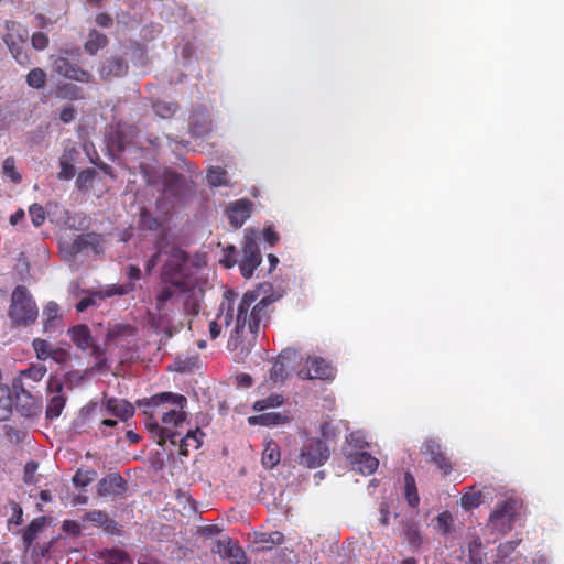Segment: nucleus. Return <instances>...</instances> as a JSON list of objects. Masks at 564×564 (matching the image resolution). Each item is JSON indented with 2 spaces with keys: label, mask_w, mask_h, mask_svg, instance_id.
I'll use <instances>...</instances> for the list:
<instances>
[{
  "label": "nucleus",
  "mask_w": 564,
  "mask_h": 564,
  "mask_svg": "<svg viewBox=\"0 0 564 564\" xmlns=\"http://www.w3.org/2000/svg\"><path fill=\"white\" fill-rule=\"evenodd\" d=\"M143 406L144 426L159 445L170 441L175 445L181 436L180 431L187 417L184 411L187 399L173 392H161L150 398L138 400Z\"/></svg>",
  "instance_id": "nucleus-1"
},
{
  "label": "nucleus",
  "mask_w": 564,
  "mask_h": 564,
  "mask_svg": "<svg viewBox=\"0 0 564 564\" xmlns=\"http://www.w3.org/2000/svg\"><path fill=\"white\" fill-rule=\"evenodd\" d=\"M275 301L273 295L259 299L256 291H248L242 295L236 308L235 327L228 340L229 349H240L242 354L249 351L250 343L245 345L241 338L245 327H248L251 335L257 336L260 327H265L269 323L271 306Z\"/></svg>",
  "instance_id": "nucleus-2"
},
{
  "label": "nucleus",
  "mask_w": 564,
  "mask_h": 564,
  "mask_svg": "<svg viewBox=\"0 0 564 564\" xmlns=\"http://www.w3.org/2000/svg\"><path fill=\"white\" fill-rule=\"evenodd\" d=\"M39 308L31 293L24 285H18L12 292L9 317L19 326H26L36 321Z\"/></svg>",
  "instance_id": "nucleus-3"
},
{
  "label": "nucleus",
  "mask_w": 564,
  "mask_h": 564,
  "mask_svg": "<svg viewBox=\"0 0 564 564\" xmlns=\"http://www.w3.org/2000/svg\"><path fill=\"white\" fill-rule=\"evenodd\" d=\"M6 34L3 41L7 44L12 57L21 66H28L32 63L28 52L29 31L21 23L15 21L6 22Z\"/></svg>",
  "instance_id": "nucleus-4"
},
{
  "label": "nucleus",
  "mask_w": 564,
  "mask_h": 564,
  "mask_svg": "<svg viewBox=\"0 0 564 564\" xmlns=\"http://www.w3.org/2000/svg\"><path fill=\"white\" fill-rule=\"evenodd\" d=\"M165 253L167 258L162 267L161 280L164 283L181 288L184 285L185 269L189 256L176 246H172Z\"/></svg>",
  "instance_id": "nucleus-5"
},
{
  "label": "nucleus",
  "mask_w": 564,
  "mask_h": 564,
  "mask_svg": "<svg viewBox=\"0 0 564 564\" xmlns=\"http://www.w3.org/2000/svg\"><path fill=\"white\" fill-rule=\"evenodd\" d=\"M330 452L325 441L310 437L304 443L297 456V464L314 469L323 466L329 458Z\"/></svg>",
  "instance_id": "nucleus-6"
},
{
  "label": "nucleus",
  "mask_w": 564,
  "mask_h": 564,
  "mask_svg": "<svg viewBox=\"0 0 564 564\" xmlns=\"http://www.w3.org/2000/svg\"><path fill=\"white\" fill-rule=\"evenodd\" d=\"M64 384L57 377H50L47 381V404L45 415L47 420L57 419L66 404V397L63 394Z\"/></svg>",
  "instance_id": "nucleus-7"
},
{
  "label": "nucleus",
  "mask_w": 564,
  "mask_h": 564,
  "mask_svg": "<svg viewBox=\"0 0 564 564\" xmlns=\"http://www.w3.org/2000/svg\"><path fill=\"white\" fill-rule=\"evenodd\" d=\"M101 242L102 238L101 235L96 232H87V234H80L76 236V238L63 246V251L68 257H75L78 253L86 251V250H93L95 253H99L101 251Z\"/></svg>",
  "instance_id": "nucleus-8"
},
{
  "label": "nucleus",
  "mask_w": 564,
  "mask_h": 564,
  "mask_svg": "<svg viewBox=\"0 0 564 564\" xmlns=\"http://www.w3.org/2000/svg\"><path fill=\"white\" fill-rule=\"evenodd\" d=\"M52 66L56 74L74 82L90 83L93 79V75L88 70L70 63L66 56L53 58Z\"/></svg>",
  "instance_id": "nucleus-9"
},
{
  "label": "nucleus",
  "mask_w": 564,
  "mask_h": 564,
  "mask_svg": "<svg viewBox=\"0 0 564 564\" xmlns=\"http://www.w3.org/2000/svg\"><path fill=\"white\" fill-rule=\"evenodd\" d=\"M261 261L262 256L258 243L254 239H247L242 247V258L239 262L241 275L246 279L251 278Z\"/></svg>",
  "instance_id": "nucleus-10"
},
{
  "label": "nucleus",
  "mask_w": 564,
  "mask_h": 564,
  "mask_svg": "<svg viewBox=\"0 0 564 564\" xmlns=\"http://www.w3.org/2000/svg\"><path fill=\"white\" fill-rule=\"evenodd\" d=\"M301 379L329 380L334 378L335 370L329 362L322 357L307 358L306 368L299 370Z\"/></svg>",
  "instance_id": "nucleus-11"
},
{
  "label": "nucleus",
  "mask_w": 564,
  "mask_h": 564,
  "mask_svg": "<svg viewBox=\"0 0 564 564\" xmlns=\"http://www.w3.org/2000/svg\"><path fill=\"white\" fill-rule=\"evenodd\" d=\"M422 453L429 463H433L442 471L443 476H447L453 470L451 459L443 452L442 446L434 440L426 441L422 446Z\"/></svg>",
  "instance_id": "nucleus-12"
},
{
  "label": "nucleus",
  "mask_w": 564,
  "mask_h": 564,
  "mask_svg": "<svg viewBox=\"0 0 564 564\" xmlns=\"http://www.w3.org/2000/svg\"><path fill=\"white\" fill-rule=\"evenodd\" d=\"M138 134L139 130L135 126L119 122L110 138V144L120 152L129 151L134 147Z\"/></svg>",
  "instance_id": "nucleus-13"
},
{
  "label": "nucleus",
  "mask_w": 564,
  "mask_h": 564,
  "mask_svg": "<svg viewBox=\"0 0 564 564\" xmlns=\"http://www.w3.org/2000/svg\"><path fill=\"white\" fill-rule=\"evenodd\" d=\"M128 485L119 473H110L101 478L97 485V492L100 497H122Z\"/></svg>",
  "instance_id": "nucleus-14"
},
{
  "label": "nucleus",
  "mask_w": 564,
  "mask_h": 564,
  "mask_svg": "<svg viewBox=\"0 0 564 564\" xmlns=\"http://www.w3.org/2000/svg\"><path fill=\"white\" fill-rule=\"evenodd\" d=\"M253 203L248 198H241L229 203L226 207V215L234 228H240L251 216Z\"/></svg>",
  "instance_id": "nucleus-15"
},
{
  "label": "nucleus",
  "mask_w": 564,
  "mask_h": 564,
  "mask_svg": "<svg viewBox=\"0 0 564 564\" xmlns=\"http://www.w3.org/2000/svg\"><path fill=\"white\" fill-rule=\"evenodd\" d=\"M235 314V306H234V299L229 297L228 295L225 296V301L220 304V312L217 315L215 321H212L209 323V335L212 339H216L219 337L221 333V324L220 322L228 327L232 319Z\"/></svg>",
  "instance_id": "nucleus-16"
},
{
  "label": "nucleus",
  "mask_w": 564,
  "mask_h": 564,
  "mask_svg": "<svg viewBox=\"0 0 564 564\" xmlns=\"http://www.w3.org/2000/svg\"><path fill=\"white\" fill-rule=\"evenodd\" d=\"M129 70V64L122 56H110L106 58L100 67L99 75L101 79L109 80L112 78L123 77Z\"/></svg>",
  "instance_id": "nucleus-17"
},
{
  "label": "nucleus",
  "mask_w": 564,
  "mask_h": 564,
  "mask_svg": "<svg viewBox=\"0 0 564 564\" xmlns=\"http://www.w3.org/2000/svg\"><path fill=\"white\" fill-rule=\"evenodd\" d=\"M514 514V503L510 500H506L499 503L494 512L490 514V523L497 530L510 529Z\"/></svg>",
  "instance_id": "nucleus-18"
},
{
  "label": "nucleus",
  "mask_w": 564,
  "mask_h": 564,
  "mask_svg": "<svg viewBox=\"0 0 564 564\" xmlns=\"http://www.w3.org/2000/svg\"><path fill=\"white\" fill-rule=\"evenodd\" d=\"M164 192L173 197H182L189 192L191 186L186 177L176 172H165L163 176Z\"/></svg>",
  "instance_id": "nucleus-19"
},
{
  "label": "nucleus",
  "mask_w": 564,
  "mask_h": 564,
  "mask_svg": "<svg viewBox=\"0 0 564 564\" xmlns=\"http://www.w3.org/2000/svg\"><path fill=\"white\" fill-rule=\"evenodd\" d=\"M46 373V367L44 365H31L29 368L21 370L18 378L14 379L12 387L17 394L23 393L30 397L25 387L24 380H31L32 382H39L43 379Z\"/></svg>",
  "instance_id": "nucleus-20"
},
{
  "label": "nucleus",
  "mask_w": 564,
  "mask_h": 564,
  "mask_svg": "<svg viewBox=\"0 0 564 564\" xmlns=\"http://www.w3.org/2000/svg\"><path fill=\"white\" fill-rule=\"evenodd\" d=\"M79 151L75 147L65 148L59 159V180L69 181L75 176L76 170L74 163L77 161Z\"/></svg>",
  "instance_id": "nucleus-21"
},
{
  "label": "nucleus",
  "mask_w": 564,
  "mask_h": 564,
  "mask_svg": "<svg viewBox=\"0 0 564 564\" xmlns=\"http://www.w3.org/2000/svg\"><path fill=\"white\" fill-rule=\"evenodd\" d=\"M107 412L122 421H127L134 414V406L127 400L117 398H107L104 403Z\"/></svg>",
  "instance_id": "nucleus-22"
},
{
  "label": "nucleus",
  "mask_w": 564,
  "mask_h": 564,
  "mask_svg": "<svg viewBox=\"0 0 564 564\" xmlns=\"http://www.w3.org/2000/svg\"><path fill=\"white\" fill-rule=\"evenodd\" d=\"M350 465L362 475H371L377 470L379 460L366 452H358L350 456Z\"/></svg>",
  "instance_id": "nucleus-23"
},
{
  "label": "nucleus",
  "mask_w": 564,
  "mask_h": 564,
  "mask_svg": "<svg viewBox=\"0 0 564 564\" xmlns=\"http://www.w3.org/2000/svg\"><path fill=\"white\" fill-rule=\"evenodd\" d=\"M291 354H280L270 370V380L274 383H282L288 378L292 368Z\"/></svg>",
  "instance_id": "nucleus-24"
},
{
  "label": "nucleus",
  "mask_w": 564,
  "mask_h": 564,
  "mask_svg": "<svg viewBox=\"0 0 564 564\" xmlns=\"http://www.w3.org/2000/svg\"><path fill=\"white\" fill-rule=\"evenodd\" d=\"M62 316L57 303L51 301L43 310V329L45 333H54L61 330Z\"/></svg>",
  "instance_id": "nucleus-25"
},
{
  "label": "nucleus",
  "mask_w": 564,
  "mask_h": 564,
  "mask_svg": "<svg viewBox=\"0 0 564 564\" xmlns=\"http://www.w3.org/2000/svg\"><path fill=\"white\" fill-rule=\"evenodd\" d=\"M205 434L199 427L188 430L186 434L180 438V454L187 456L191 449H198L203 444Z\"/></svg>",
  "instance_id": "nucleus-26"
},
{
  "label": "nucleus",
  "mask_w": 564,
  "mask_h": 564,
  "mask_svg": "<svg viewBox=\"0 0 564 564\" xmlns=\"http://www.w3.org/2000/svg\"><path fill=\"white\" fill-rule=\"evenodd\" d=\"M403 536L412 551H419L423 543V536L420 531L419 523L414 520H405L402 522Z\"/></svg>",
  "instance_id": "nucleus-27"
},
{
  "label": "nucleus",
  "mask_w": 564,
  "mask_h": 564,
  "mask_svg": "<svg viewBox=\"0 0 564 564\" xmlns=\"http://www.w3.org/2000/svg\"><path fill=\"white\" fill-rule=\"evenodd\" d=\"M72 341L82 350L88 349L93 345V337L87 325L80 324L68 329Z\"/></svg>",
  "instance_id": "nucleus-28"
},
{
  "label": "nucleus",
  "mask_w": 564,
  "mask_h": 564,
  "mask_svg": "<svg viewBox=\"0 0 564 564\" xmlns=\"http://www.w3.org/2000/svg\"><path fill=\"white\" fill-rule=\"evenodd\" d=\"M109 44L107 35L100 33L97 30H90L88 33V40L84 44V50L90 56L96 55L100 50L105 48Z\"/></svg>",
  "instance_id": "nucleus-29"
},
{
  "label": "nucleus",
  "mask_w": 564,
  "mask_h": 564,
  "mask_svg": "<svg viewBox=\"0 0 564 564\" xmlns=\"http://www.w3.org/2000/svg\"><path fill=\"white\" fill-rule=\"evenodd\" d=\"M189 130L193 137L204 138L212 131V122L205 113L193 116Z\"/></svg>",
  "instance_id": "nucleus-30"
},
{
  "label": "nucleus",
  "mask_w": 564,
  "mask_h": 564,
  "mask_svg": "<svg viewBox=\"0 0 564 564\" xmlns=\"http://www.w3.org/2000/svg\"><path fill=\"white\" fill-rule=\"evenodd\" d=\"M280 459H281V454H280L279 445L273 441L268 442L262 452L261 462H262L263 467H265L268 469H272L279 465Z\"/></svg>",
  "instance_id": "nucleus-31"
},
{
  "label": "nucleus",
  "mask_w": 564,
  "mask_h": 564,
  "mask_svg": "<svg viewBox=\"0 0 564 564\" xmlns=\"http://www.w3.org/2000/svg\"><path fill=\"white\" fill-rule=\"evenodd\" d=\"M404 496L410 507L416 508L420 503V496L416 488L415 479L411 473L404 475Z\"/></svg>",
  "instance_id": "nucleus-32"
},
{
  "label": "nucleus",
  "mask_w": 564,
  "mask_h": 564,
  "mask_svg": "<svg viewBox=\"0 0 564 564\" xmlns=\"http://www.w3.org/2000/svg\"><path fill=\"white\" fill-rule=\"evenodd\" d=\"M85 520L97 523L102 527L107 532H113L117 523L115 520L110 519L105 511L101 510H93L85 514Z\"/></svg>",
  "instance_id": "nucleus-33"
},
{
  "label": "nucleus",
  "mask_w": 564,
  "mask_h": 564,
  "mask_svg": "<svg viewBox=\"0 0 564 564\" xmlns=\"http://www.w3.org/2000/svg\"><path fill=\"white\" fill-rule=\"evenodd\" d=\"M174 286L165 285L163 286L160 292L155 296V308L159 313H163L167 310L169 303L174 304L175 302V291L173 289Z\"/></svg>",
  "instance_id": "nucleus-34"
},
{
  "label": "nucleus",
  "mask_w": 564,
  "mask_h": 564,
  "mask_svg": "<svg viewBox=\"0 0 564 564\" xmlns=\"http://www.w3.org/2000/svg\"><path fill=\"white\" fill-rule=\"evenodd\" d=\"M44 523H45V518L39 517V518L33 519L31 521V523L26 527V529L23 532V536H22L23 544H24L25 549H29L33 544L34 540L37 538L39 532L43 528Z\"/></svg>",
  "instance_id": "nucleus-35"
},
{
  "label": "nucleus",
  "mask_w": 564,
  "mask_h": 564,
  "mask_svg": "<svg viewBox=\"0 0 564 564\" xmlns=\"http://www.w3.org/2000/svg\"><path fill=\"white\" fill-rule=\"evenodd\" d=\"M56 97L59 99L78 100L83 99V89L75 84L66 83L57 86Z\"/></svg>",
  "instance_id": "nucleus-36"
},
{
  "label": "nucleus",
  "mask_w": 564,
  "mask_h": 564,
  "mask_svg": "<svg viewBox=\"0 0 564 564\" xmlns=\"http://www.w3.org/2000/svg\"><path fill=\"white\" fill-rule=\"evenodd\" d=\"M134 290V284L132 282L123 283V284H110L106 289L100 292H97L96 295L100 300L106 297H111L113 295H126L131 293Z\"/></svg>",
  "instance_id": "nucleus-37"
},
{
  "label": "nucleus",
  "mask_w": 564,
  "mask_h": 564,
  "mask_svg": "<svg viewBox=\"0 0 564 564\" xmlns=\"http://www.w3.org/2000/svg\"><path fill=\"white\" fill-rule=\"evenodd\" d=\"M481 502L482 495L474 487H469L460 497V506L467 511L479 507Z\"/></svg>",
  "instance_id": "nucleus-38"
},
{
  "label": "nucleus",
  "mask_w": 564,
  "mask_h": 564,
  "mask_svg": "<svg viewBox=\"0 0 564 564\" xmlns=\"http://www.w3.org/2000/svg\"><path fill=\"white\" fill-rule=\"evenodd\" d=\"M177 104L172 101L158 100L153 104L155 115L163 119L172 118L177 111Z\"/></svg>",
  "instance_id": "nucleus-39"
},
{
  "label": "nucleus",
  "mask_w": 564,
  "mask_h": 564,
  "mask_svg": "<svg viewBox=\"0 0 564 564\" xmlns=\"http://www.w3.org/2000/svg\"><path fill=\"white\" fill-rule=\"evenodd\" d=\"M207 182L210 186L218 187L227 184V171L220 166H212L207 171Z\"/></svg>",
  "instance_id": "nucleus-40"
},
{
  "label": "nucleus",
  "mask_w": 564,
  "mask_h": 564,
  "mask_svg": "<svg viewBox=\"0 0 564 564\" xmlns=\"http://www.w3.org/2000/svg\"><path fill=\"white\" fill-rule=\"evenodd\" d=\"M97 477V471L95 469H83L79 468L74 477H73V484L76 487L84 488L91 484Z\"/></svg>",
  "instance_id": "nucleus-41"
},
{
  "label": "nucleus",
  "mask_w": 564,
  "mask_h": 564,
  "mask_svg": "<svg viewBox=\"0 0 564 564\" xmlns=\"http://www.w3.org/2000/svg\"><path fill=\"white\" fill-rule=\"evenodd\" d=\"M46 73L42 68L35 67L28 73L25 80L30 87L41 89L46 84Z\"/></svg>",
  "instance_id": "nucleus-42"
},
{
  "label": "nucleus",
  "mask_w": 564,
  "mask_h": 564,
  "mask_svg": "<svg viewBox=\"0 0 564 564\" xmlns=\"http://www.w3.org/2000/svg\"><path fill=\"white\" fill-rule=\"evenodd\" d=\"M435 529L443 535H448L452 532L454 522L453 516L449 511H443L435 518Z\"/></svg>",
  "instance_id": "nucleus-43"
},
{
  "label": "nucleus",
  "mask_w": 564,
  "mask_h": 564,
  "mask_svg": "<svg viewBox=\"0 0 564 564\" xmlns=\"http://www.w3.org/2000/svg\"><path fill=\"white\" fill-rule=\"evenodd\" d=\"M2 173L14 184H20L22 181V176L15 167V160L13 156H8L4 159L2 163Z\"/></svg>",
  "instance_id": "nucleus-44"
},
{
  "label": "nucleus",
  "mask_w": 564,
  "mask_h": 564,
  "mask_svg": "<svg viewBox=\"0 0 564 564\" xmlns=\"http://www.w3.org/2000/svg\"><path fill=\"white\" fill-rule=\"evenodd\" d=\"M96 174H97L96 170L91 169V167H88V169L79 172V174L77 175V178H76L77 188L80 191H86L89 187H91L93 182L96 177Z\"/></svg>",
  "instance_id": "nucleus-45"
},
{
  "label": "nucleus",
  "mask_w": 564,
  "mask_h": 564,
  "mask_svg": "<svg viewBox=\"0 0 564 564\" xmlns=\"http://www.w3.org/2000/svg\"><path fill=\"white\" fill-rule=\"evenodd\" d=\"M283 404V397L280 394H271L268 398L258 400L253 403L256 411H264L270 408H278Z\"/></svg>",
  "instance_id": "nucleus-46"
},
{
  "label": "nucleus",
  "mask_w": 564,
  "mask_h": 564,
  "mask_svg": "<svg viewBox=\"0 0 564 564\" xmlns=\"http://www.w3.org/2000/svg\"><path fill=\"white\" fill-rule=\"evenodd\" d=\"M32 346L36 352V357L41 360L48 359L52 351L54 350L45 339L41 338H35L32 343Z\"/></svg>",
  "instance_id": "nucleus-47"
},
{
  "label": "nucleus",
  "mask_w": 564,
  "mask_h": 564,
  "mask_svg": "<svg viewBox=\"0 0 564 564\" xmlns=\"http://www.w3.org/2000/svg\"><path fill=\"white\" fill-rule=\"evenodd\" d=\"M238 545L232 542L230 538L221 539L216 542V547L214 550L223 558H227L230 554H232L234 549Z\"/></svg>",
  "instance_id": "nucleus-48"
},
{
  "label": "nucleus",
  "mask_w": 564,
  "mask_h": 564,
  "mask_svg": "<svg viewBox=\"0 0 564 564\" xmlns=\"http://www.w3.org/2000/svg\"><path fill=\"white\" fill-rule=\"evenodd\" d=\"M133 328L130 325H116L107 333V343L117 341L121 335H132Z\"/></svg>",
  "instance_id": "nucleus-49"
},
{
  "label": "nucleus",
  "mask_w": 564,
  "mask_h": 564,
  "mask_svg": "<svg viewBox=\"0 0 564 564\" xmlns=\"http://www.w3.org/2000/svg\"><path fill=\"white\" fill-rule=\"evenodd\" d=\"M107 562L109 564H132L129 555L120 550H111L108 552Z\"/></svg>",
  "instance_id": "nucleus-50"
},
{
  "label": "nucleus",
  "mask_w": 564,
  "mask_h": 564,
  "mask_svg": "<svg viewBox=\"0 0 564 564\" xmlns=\"http://www.w3.org/2000/svg\"><path fill=\"white\" fill-rule=\"evenodd\" d=\"M50 39L43 32H35L31 36L32 47L36 51H43L48 46Z\"/></svg>",
  "instance_id": "nucleus-51"
},
{
  "label": "nucleus",
  "mask_w": 564,
  "mask_h": 564,
  "mask_svg": "<svg viewBox=\"0 0 564 564\" xmlns=\"http://www.w3.org/2000/svg\"><path fill=\"white\" fill-rule=\"evenodd\" d=\"M34 226H41L45 220V210L41 205L33 204L29 209Z\"/></svg>",
  "instance_id": "nucleus-52"
},
{
  "label": "nucleus",
  "mask_w": 564,
  "mask_h": 564,
  "mask_svg": "<svg viewBox=\"0 0 564 564\" xmlns=\"http://www.w3.org/2000/svg\"><path fill=\"white\" fill-rule=\"evenodd\" d=\"M260 541L271 545H281L284 542V535L279 531H274L263 534V538Z\"/></svg>",
  "instance_id": "nucleus-53"
},
{
  "label": "nucleus",
  "mask_w": 564,
  "mask_h": 564,
  "mask_svg": "<svg viewBox=\"0 0 564 564\" xmlns=\"http://www.w3.org/2000/svg\"><path fill=\"white\" fill-rule=\"evenodd\" d=\"M227 560L229 564H248L246 553L239 545L234 549L232 554H230Z\"/></svg>",
  "instance_id": "nucleus-54"
},
{
  "label": "nucleus",
  "mask_w": 564,
  "mask_h": 564,
  "mask_svg": "<svg viewBox=\"0 0 564 564\" xmlns=\"http://www.w3.org/2000/svg\"><path fill=\"white\" fill-rule=\"evenodd\" d=\"M481 546V540L479 536H473L468 542L469 561H478L477 553Z\"/></svg>",
  "instance_id": "nucleus-55"
},
{
  "label": "nucleus",
  "mask_w": 564,
  "mask_h": 564,
  "mask_svg": "<svg viewBox=\"0 0 564 564\" xmlns=\"http://www.w3.org/2000/svg\"><path fill=\"white\" fill-rule=\"evenodd\" d=\"M379 522L381 525L387 527L390 524V508L386 501L380 502L379 505Z\"/></svg>",
  "instance_id": "nucleus-56"
},
{
  "label": "nucleus",
  "mask_w": 564,
  "mask_h": 564,
  "mask_svg": "<svg viewBox=\"0 0 564 564\" xmlns=\"http://www.w3.org/2000/svg\"><path fill=\"white\" fill-rule=\"evenodd\" d=\"M256 419L259 420L264 425H276L281 421V415L278 413H268L262 414Z\"/></svg>",
  "instance_id": "nucleus-57"
},
{
  "label": "nucleus",
  "mask_w": 564,
  "mask_h": 564,
  "mask_svg": "<svg viewBox=\"0 0 564 564\" xmlns=\"http://www.w3.org/2000/svg\"><path fill=\"white\" fill-rule=\"evenodd\" d=\"M12 511H13V514L9 519V524H11V523L17 524V525L21 524L23 521L22 508L17 502H12Z\"/></svg>",
  "instance_id": "nucleus-58"
},
{
  "label": "nucleus",
  "mask_w": 564,
  "mask_h": 564,
  "mask_svg": "<svg viewBox=\"0 0 564 564\" xmlns=\"http://www.w3.org/2000/svg\"><path fill=\"white\" fill-rule=\"evenodd\" d=\"M235 381L239 388H250L253 384L252 377L245 372L237 375Z\"/></svg>",
  "instance_id": "nucleus-59"
},
{
  "label": "nucleus",
  "mask_w": 564,
  "mask_h": 564,
  "mask_svg": "<svg viewBox=\"0 0 564 564\" xmlns=\"http://www.w3.org/2000/svg\"><path fill=\"white\" fill-rule=\"evenodd\" d=\"M263 239L270 245L274 246L280 237L279 234L272 227H265L263 229Z\"/></svg>",
  "instance_id": "nucleus-60"
},
{
  "label": "nucleus",
  "mask_w": 564,
  "mask_h": 564,
  "mask_svg": "<svg viewBox=\"0 0 564 564\" xmlns=\"http://www.w3.org/2000/svg\"><path fill=\"white\" fill-rule=\"evenodd\" d=\"M95 22L100 28H109L112 25L113 20L110 14L101 12L96 15Z\"/></svg>",
  "instance_id": "nucleus-61"
},
{
  "label": "nucleus",
  "mask_w": 564,
  "mask_h": 564,
  "mask_svg": "<svg viewBox=\"0 0 564 564\" xmlns=\"http://www.w3.org/2000/svg\"><path fill=\"white\" fill-rule=\"evenodd\" d=\"M75 113H76V111H75L74 107H72V106L64 107L61 110L59 119L64 123H69L75 119Z\"/></svg>",
  "instance_id": "nucleus-62"
},
{
  "label": "nucleus",
  "mask_w": 564,
  "mask_h": 564,
  "mask_svg": "<svg viewBox=\"0 0 564 564\" xmlns=\"http://www.w3.org/2000/svg\"><path fill=\"white\" fill-rule=\"evenodd\" d=\"M95 296H97L96 293L94 295L83 297L76 304V311L82 313V312L86 311L88 307L93 306L96 303Z\"/></svg>",
  "instance_id": "nucleus-63"
},
{
  "label": "nucleus",
  "mask_w": 564,
  "mask_h": 564,
  "mask_svg": "<svg viewBox=\"0 0 564 564\" xmlns=\"http://www.w3.org/2000/svg\"><path fill=\"white\" fill-rule=\"evenodd\" d=\"M50 358L58 364L65 362L68 359V352L62 348H54Z\"/></svg>",
  "instance_id": "nucleus-64"
}]
</instances>
